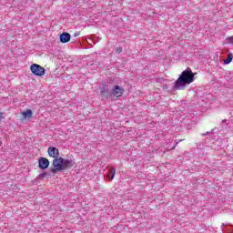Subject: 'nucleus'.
I'll return each mask as SVG.
<instances>
[{
  "label": "nucleus",
  "mask_w": 233,
  "mask_h": 233,
  "mask_svg": "<svg viewBox=\"0 0 233 233\" xmlns=\"http://www.w3.org/2000/svg\"><path fill=\"white\" fill-rule=\"evenodd\" d=\"M39 167L42 168V170H45L48 168L50 166V161H48V158L40 157L38 161Z\"/></svg>",
  "instance_id": "obj_4"
},
{
  "label": "nucleus",
  "mask_w": 233,
  "mask_h": 233,
  "mask_svg": "<svg viewBox=\"0 0 233 233\" xmlns=\"http://www.w3.org/2000/svg\"><path fill=\"white\" fill-rule=\"evenodd\" d=\"M114 176H116V167H112L109 170V173L107 174V177H108L109 181H112V179H114Z\"/></svg>",
  "instance_id": "obj_9"
},
{
  "label": "nucleus",
  "mask_w": 233,
  "mask_h": 233,
  "mask_svg": "<svg viewBox=\"0 0 233 233\" xmlns=\"http://www.w3.org/2000/svg\"><path fill=\"white\" fill-rule=\"evenodd\" d=\"M2 119H5V116H4L3 113H0V121H1Z\"/></svg>",
  "instance_id": "obj_13"
},
{
  "label": "nucleus",
  "mask_w": 233,
  "mask_h": 233,
  "mask_svg": "<svg viewBox=\"0 0 233 233\" xmlns=\"http://www.w3.org/2000/svg\"><path fill=\"white\" fill-rule=\"evenodd\" d=\"M30 70H31L32 74H34V76H45L44 67L37 64L31 65Z\"/></svg>",
  "instance_id": "obj_3"
},
{
  "label": "nucleus",
  "mask_w": 233,
  "mask_h": 233,
  "mask_svg": "<svg viewBox=\"0 0 233 233\" xmlns=\"http://www.w3.org/2000/svg\"><path fill=\"white\" fill-rule=\"evenodd\" d=\"M50 157H53L54 159H56V157H59V149L57 147H49L47 150Z\"/></svg>",
  "instance_id": "obj_6"
},
{
  "label": "nucleus",
  "mask_w": 233,
  "mask_h": 233,
  "mask_svg": "<svg viewBox=\"0 0 233 233\" xmlns=\"http://www.w3.org/2000/svg\"><path fill=\"white\" fill-rule=\"evenodd\" d=\"M100 93H101V94H105V91L101 90Z\"/></svg>",
  "instance_id": "obj_15"
},
{
  "label": "nucleus",
  "mask_w": 233,
  "mask_h": 233,
  "mask_svg": "<svg viewBox=\"0 0 233 233\" xmlns=\"http://www.w3.org/2000/svg\"><path fill=\"white\" fill-rule=\"evenodd\" d=\"M123 92H125V89L119 86H116L112 89V94L115 96V97H121V96H123Z\"/></svg>",
  "instance_id": "obj_5"
},
{
  "label": "nucleus",
  "mask_w": 233,
  "mask_h": 233,
  "mask_svg": "<svg viewBox=\"0 0 233 233\" xmlns=\"http://www.w3.org/2000/svg\"><path fill=\"white\" fill-rule=\"evenodd\" d=\"M72 36L70 35V34L69 33H62L61 35H60V41L62 42V43H68V41H70V38H71Z\"/></svg>",
  "instance_id": "obj_7"
},
{
  "label": "nucleus",
  "mask_w": 233,
  "mask_h": 233,
  "mask_svg": "<svg viewBox=\"0 0 233 233\" xmlns=\"http://www.w3.org/2000/svg\"><path fill=\"white\" fill-rule=\"evenodd\" d=\"M190 83H194V73L190 67H187L175 82L174 88L175 90H184L187 85H190Z\"/></svg>",
  "instance_id": "obj_1"
},
{
  "label": "nucleus",
  "mask_w": 233,
  "mask_h": 233,
  "mask_svg": "<svg viewBox=\"0 0 233 233\" xmlns=\"http://www.w3.org/2000/svg\"><path fill=\"white\" fill-rule=\"evenodd\" d=\"M52 166L53 168L51 169V172L56 174L57 172H63V170H66V168H72V167H74V160L65 159L58 157L53 159Z\"/></svg>",
  "instance_id": "obj_2"
},
{
  "label": "nucleus",
  "mask_w": 233,
  "mask_h": 233,
  "mask_svg": "<svg viewBox=\"0 0 233 233\" xmlns=\"http://www.w3.org/2000/svg\"><path fill=\"white\" fill-rule=\"evenodd\" d=\"M228 43H230L231 45H233V35H232V36H229V37L228 38Z\"/></svg>",
  "instance_id": "obj_11"
},
{
  "label": "nucleus",
  "mask_w": 233,
  "mask_h": 233,
  "mask_svg": "<svg viewBox=\"0 0 233 233\" xmlns=\"http://www.w3.org/2000/svg\"><path fill=\"white\" fill-rule=\"evenodd\" d=\"M22 116L24 119H30V117H32V110L27 109L26 111L22 113Z\"/></svg>",
  "instance_id": "obj_8"
},
{
  "label": "nucleus",
  "mask_w": 233,
  "mask_h": 233,
  "mask_svg": "<svg viewBox=\"0 0 233 233\" xmlns=\"http://www.w3.org/2000/svg\"><path fill=\"white\" fill-rule=\"evenodd\" d=\"M232 63V56L228 55V59L224 60V65H228Z\"/></svg>",
  "instance_id": "obj_10"
},
{
  "label": "nucleus",
  "mask_w": 233,
  "mask_h": 233,
  "mask_svg": "<svg viewBox=\"0 0 233 233\" xmlns=\"http://www.w3.org/2000/svg\"><path fill=\"white\" fill-rule=\"evenodd\" d=\"M116 52L117 54H121V52H123V47H117Z\"/></svg>",
  "instance_id": "obj_12"
},
{
  "label": "nucleus",
  "mask_w": 233,
  "mask_h": 233,
  "mask_svg": "<svg viewBox=\"0 0 233 233\" xmlns=\"http://www.w3.org/2000/svg\"><path fill=\"white\" fill-rule=\"evenodd\" d=\"M175 148H176V147H172V150H174Z\"/></svg>",
  "instance_id": "obj_16"
},
{
  "label": "nucleus",
  "mask_w": 233,
  "mask_h": 233,
  "mask_svg": "<svg viewBox=\"0 0 233 233\" xmlns=\"http://www.w3.org/2000/svg\"><path fill=\"white\" fill-rule=\"evenodd\" d=\"M45 176H46V174H40L39 177H45Z\"/></svg>",
  "instance_id": "obj_14"
}]
</instances>
